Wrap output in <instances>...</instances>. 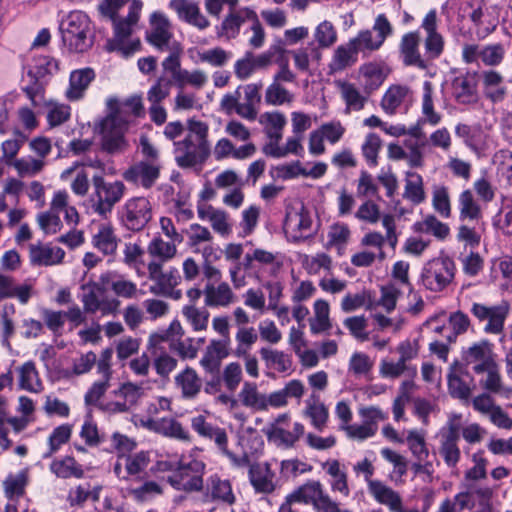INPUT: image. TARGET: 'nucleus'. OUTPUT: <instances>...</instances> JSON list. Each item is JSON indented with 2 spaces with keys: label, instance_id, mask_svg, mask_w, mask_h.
<instances>
[{
  "label": "nucleus",
  "instance_id": "nucleus-1",
  "mask_svg": "<svg viewBox=\"0 0 512 512\" xmlns=\"http://www.w3.org/2000/svg\"><path fill=\"white\" fill-rule=\"evenodd\" d=\"M209 127L205 122L189 119L183 140L174 141V155L182 169L202 166L211 154L208 141Z\"/></svg>",
  "mask_w": 512,
  "mask_h": 512
},
{
  "label": "nucleus",
  "instance_id": "nucleus-2",
  "mask_svg": "<svg viewBox=\"0 0 512 512\" xmlns=\"http://www.w3.org/2000/svg\"><path fill=\"white\" fill-rule=\"evenodd\" d=\"M63 43L71 52L84 53L94 43V33L90 18L82 11H71L60 23Z\"/></svg>",
  "mask_w": 512,
  "mask_h": 512
},
{
  "label": "nucleus",
  "instance_id": "nucleus-3",
  "mask_svg": "<svg viewBox=\"0 0 512 512\" xmlns=\"http://www.w3.org/2000/svg\"><path fill=\"white\" fill-rule=\"evenodd\" d=\"M262 87L261 81L238 86L235 91L222 97L220 101L221 109L227 114L235 112L243 119L254 121L258 115Z\"/></svg>",
  "mask_w": 512,
  "mask_h": 512
},
{
  "label": "nucleus",
  "instance_id": "nucleus-4",
  "mask_svg": "<svg viewBox=\"0 0 512 512\" xmlns=\"http://www.w3.org/2000/svg\"><path fill=\"white\" fill-rule=\"evenodd\" d=\"M141 8V1L132 0L126 17L120 18L118 15L110 17L114 26V38L108 41V50L120 52L123 57L127 58L139 48V41L130 45H125L124 41L131 35L133 26L137 24Z\"/></svg>",
  "mask_w": 512,
  "mask_h": 512
},
{
  "label": "nucleus",
  "instance_id": "nucleus-5",
  "mask_svg": "<svg viewBox=\"0 0 512 512\" xmlns=\"http://www.w3.org/2000/svg\"><path fill=\"white\" fill-rule=\"evenodd\" d=\"M456 270V264L449 256L435 257L424 264L420 284L431 292H442L453 282Z\"/></svg>",
  "mask_w": 512,
  "mask_h": 512
},
{
  "label": "nucleus",
  "instance_id": "nucleus-6",
  "mask_svg": "<svg viewBox=\"0 0 512 512\" xmlns=\"http://www.w3.org/2000/svg\"><path fill=\"white\" fill-rule=\"evenodd\" d=\"M101 135V148L108 154L116 155L126 152L129 143L125 138L128 129V121L118 112H112L101 120L98 127Z\"/></svg>",
  "mask_w": 512,
  "mask_h": 512
},
{
  "label": "nucleus",
  "instance_id": "nucleus-7",
  "mask_svg": "<svg viewBox=\"0 0 512 512\" xmlns=\"http://www.w3.org/2000/svg\"><path fill=\"white\" fill-rule=\"evenodd\" d=\"M94 192L91 194L92 209L101 217H107L113 207L124 196L126 187L121 181L107 182L101 175L92 178Z\"/></svg>",
  "mask_w": 512,
  "mask_h": 512
},
{
  "label": "nucleus",
  "instance_id": "nucleus-8",
  "mask_svg": "<svg viewBox=\"0 0 512 512\" xmlns=\"http://www.w3.org/2000/svg\"><path fill=\"white\" fill-rule=\"evenodd\" d=\"M192 429L202 438L213 441L222 454L227 456L233 465L244 467L249 464V457L244 454L236 456L228 450V435L224 428L208 422L203 415H197L191 419Z\"/></svg>",
  "mask_w": 512,
  "mask_h": 512
},
{
  "label": "nucleus",
  "instance_id": "nucleus-9",
  "mask_svg": "<svg viewBox=\"0 0 512 512\" xmlns=\"http://www.w3.org/2000/svg\"><path fill=\"white\" fill-rule=\"evenodd\" d=\"M204 462L196 459L188 463L178 461L177 469L168 477L169 483L177 490L200 491L203 488Z\"/></svg>",
  "mask_w": 512,
  "mask_h": 512
},
{
  "label": "nucleus",
  "instance_id": "nucleus-10",
  "mask_svg": "<svg viewBox=\"0 0 512 512\" xmlns=\"http://www.w3.org/2000/svg\"><path fill=\"white\" fill-rule=\"evenodd\" d=\"M152 219V206L145 197H134L126 201L120 211L122 225L130 231L143 230Z\"/></svg>",
  "mask_w": 512,
  "mask_h": 512
},
{
  "label": "nucleus",
  "instance_id": "nucleus-11",
  "mask_svg": "<svg viewBox=\"0 0 512 512\" xmlns=\"http://www.w3.org/2000/svg\"><path fill=\"white\" fill-rule=\"evenodd\" d=\"M451 96L455 103L472 107L479 102L478 73L466 71L454 77L450 84Z\"/></svg>",
  "mask_w": 512,
  "mask_h": 512
},
{
  "label": "nucleus",
  "instance_id": "nucleus-12",
  "mask_svg": "<svg viewBox=\"0 0 512 512\" xmlns=\"http://www.w3.org/2000/svg\"><path fill=\"white\" fill-rule=\"evenodd\" d=\"M81 288L84 291L81 297L84 312L95 313L101 311L102 314L106 315L113 314L118 310L120 301L115 298H105V289L100 284L89 282L82 285Z\"/></svg>",
  "mask_w": 512,
  "mask_h": 512
},
{
  "label": "nucleus",
  "instance_id": "nucleus-13",
  "mask_svg": "<svg viewBox=\"0 0 512 512\" xmlns=\"http://www.w3.org/2000/svg\"><path fill=\"white\" fill-rule=\"evenodd\" d=\"M460 439V425L449 421L446 427L439 432L438 452L444 463L449 468H456L460 458L461 451L458 446Z\"/></svg>",
  "mask_w": 512,
  "mask_h": 512
},
{
  "label": "nucleus",
  "instance_id": "nucleus-14",
  "mask_svg": "<svg viewBox=\"0 0 512 512\" xmlns=\"http://www.w3.org/2000/svg\"><path fill=\"white\" fill-rule=\"evenodd\" d=\"M283 227L287 233H293L295 240L304 239L311 235L312 218L303 203L298 206L288 205L286 207Z\"/></svg>",
  "mask_w": 512,
  "mask_h": 512
},
{
  "label": "nucleus",
  "instance_id": "nucleus-15",
  "mask_svg": "<svg viewBox=\"0 0 512 512\" xmlns=\"http://www.w3.org/2000/svg\"><path fill=\"white\" fill-rule=\"evenodd\" d=\"M508 311L509 307L506 303L495 306L473 303L470 309L472 315L480 322L487 321L484 331L491 334H499L503 331Z\"/></svg>",
  "mask_w": 512,
  "mask_h": 512
},
{
  "label": "nucleus",
  "instance_id": "nucleus-16",
  "mask_svg": "<svg viewBox=\"0 0 512 512\" xmlns=\"http://www.w3.org/2000/svg\"><path fill=\"white\" fill-rule=\"evenodd\" d=\"M161 164L137 161L129 166L122 177L128 183L144 189L152 188L160 177Z\"/></svg>",
  "mask_w": 512,
  "mask_h": 512
},
{
  "label": "nucleus",
  "instance_id": "nucleus-17",
  "mask_svg": "<svg viewBox=\"0 0 512 512\" xmlns=\"http://www.w3.org/2000/svg\"><path fill=\"white\" fill-rule=\"evenodd\" d=\"M478 81L481 82L484 97L491 103H502L507 98L509 93L507 81L499 71L483 70L478 75Z\"/></svg>",
  "mask_w": 512,
  "mask_h": 512
},
{
  "label": "nucleus",
  "instance_id": "nucleus-18",
  "mask_svg": "<svg viewBox=\"0 0 512 512\" xmlns=\"http://www.w3.org/2000/svg\"><path fill=\"white\" fill-rule=\"evenodd\" d=\"M421 27L426 32L424 40L425 59L428 61L438 59L444 51L445 41L437 31L436 10H430L424 17Z\"/></svg>",
  "mask_w": 512,
  "mask_h": 512
},
{
  "label": "nucleus",
  "instance_id": "nucleus-19",
  "mask_svg": "<svg viewBox=\"0 0 512 512\" xmlns=\"http://www.w3.org/2000/svg\"><path fill=\"white\" fill-rule=\"evenodd\" d=\"M148 277L155 284L150 287V291L158 295L167 292L171 288H175L181 280V276L177 268L171 267L167 271H163V264L157 261H151L147 265Z\"/></svg>",
  "mask_w": 512,
  "mask_h": 512
},
{
  "label": "nucleus",
  "instance_id": "nucleus-20",
  "mask_svg": "<svg viewBox=\"0 0 512 512\" xmlns=\"http://www.w3.org/2000/svg\"><path fill=\"white\" fill-rule=\"evenodd\" d=\"M420 36L419 33L409 32L402 36L399 45L400 55L405 66H414L421 70L428 68L429 63L422 57L419 51Z\"/></svg>",
  "mask_w": 512,
  "mask_h": 512
},
{
  "label": "nucleus",
  "instance_id": "nucleus-21",
  "mask_svg": "<svg viewBox=\"0 0 512 512\" xmlns=\"http://www.w3.org/2000/svg\"><path fill=\"white\" fill-rule=\"evenodd\" d=\"M151 30L147 33L148 42L160 51L170 49L169 42L172 38L170 23L166 16L160 12H154L150 18Z\"/></svg>",
  "mask_w": 512,
  "mask_h": 512
},
{
  "label": "nucleus",
  "instance_id": "nucleus-22",
  "mask_svg": "<svg viewBox=\"0 0 512 512\" xmlns=\"http://www.w3.org/2000/svg\"><path fill=\"white\" fill-rule=\"evenodd\" d=\"M120 242V237L110 223L100 224L91 237V245L103 256L114 257Z\"/></svg>",
  "mask_w": 512,
  "mask_h": 512
},
{
  "label": "nucleus",
  "instance_id": "nucleus-23",
  "mask_svg": "<svg viewBox=\"0 0 512 512\" xmlns=\"http://www.w3.org/2000/svg\"><path fill=\"white\" fill-rule=\"evenodd\" d=\"M144 426L157 434L165 437L186 441H191L189 431L175 418L163 417L161 419H148Z\"/></svg>",
  "mask_w": 512,
  "mask_h": 512
},
{
  "label": "nucleus",
  "instance_id": "nucleus-24",
  "mask_svg": "<svg viewBox=\"0 0 512 512\" xmlns=\"http://www.w3.org/2000/svg\"><path fill=\"white\" fill-rule=\"evenodd\" d=\"M169 5L182 21L200 30L206 29L210 25L208 19L201 13L198 3L194 0H171Z\"/></svg>",
  "mask_w": 512,
  "mask_h": 512
},
{
  "label": "nucleus",
  "instance_id": "nucleus-25",
  "mask_svg": "<svg viewBox=\"0 0 512 512\" xmlns=\"http://www.w3.org/2000/svg\"><path fill=\"white\" fill-rule=\"evenodd\" d=\"M369 494L381 505H385L391 512L404 510L402 497L399 492L392 489L380 480L369 482Z\"/></svg>",
  "mask_w": 512,
  "mask_h": 512
},
{
  "label": "nucleus",
  "instance_id": "nucleus-26",
  "mask_svg": "<svg viewBox=\"0 0 512 512\" xmlns=\"http://www.w3.org/2000/svg\"><path fill=\"white\" fill-rule=\"evenodd\" d=\"M328 495L319 481H308L287 496L301 506L311 504L316 511Z\"/></svg>",
  "mask_w": 512,
  "mask_h": 512
},
{
  "label": "nucleus",
  "instance_id": "nucleus-27",
  "mask_svg": "<svg viewBox=\"0 0 512 512\" xmlns=\"http://www.w3.org/2000/svg\"><path fill=\"white\" fill-rule=\"evenodd\" d=\"M256 18V12L248 7L243 8H229V13L221 23V32L219 35L227 38H235L238 35L240 27L247 21H252Z\"/></svg>",
  "mask_w": 512,
  "mask_h": 512
},
{
  "label": "nucleus",
  "instance_id": "nucleus-28",
  "mask_svg": "<svg viewBox=\"0 0 512 512\" xmlns=\"http://www.w3.org/2000/svg\"><path fill=\"white\" fill-rule=\"evenodd\" d=\"M197 215L203 221H208L212 229L221 236H228L232 232L229 215L226 211L217 209L212 205L199 204Z\"/></svg>",
  "mask_w": 512,
  "mask_h": 512
},
{
  "label": "nucleus",
  "instance_id": "nucleus-29",
  "mask_svg": "<svg viewBox=\"0 0 512 512\" xmlns=\"http://www.w3.org/2000/svg\"><path fill=\"white\" fill-rule=\"evenodd\" d=\"M65 251L60 247L31 244L29 246L30 262L34 266H52L62 263Z\"/></svg>",
  "mask_w": 512,
  "mask_h": 512
},
{
  "label": "nucleus",
  "instance_id": "nucleus-30",
  "mask_svg": "<svg viewBox=\"0 0 512 512\" xmlns=\"http://www.w3.org/2000/svg\"><path fill=\"white\" fill-rule=\"evenodd\" d=\"M203 294L205 305L208 307H228L237 300V296L226 282H221L217 286L213 283L206 284Z\"/></svg>",
  "mask_w": 512,
  "mask_h": 512
},
{
  "label": "nucleus",
  "instance_id": "nucleus-31",
  "mask_svg": "<svg viewBox=\"0 0 512 512\" xmlns=\"http://www.w3.org/2000/svg\"><path fill=\"white\" fill-rule=\"evenodd\" d=\"M274 477L268 463H256L249 468V480L257 493H272L275 490Z\"/></svg>",
  "mask_w": 512,
  "mask_h": 512
},
{
  "label": "nucleus",
  "instance_id": "nucleus-32",
  "mask_svg": "<svg viewBox=\"0 0 512 512\" xmlns=\"http://www.w3.org/2000/svg\"><path fill=\"white\" fill-rule=\"evenodd\" d=\"M50 472L59 479H82L85 475L83 465L73 456L54 458L49 465Z\"/></svg>",
  "mask_w": 512,
  "mask_h": 512
},
{
  "label": "nucleus",
  "instance_id": "nucleus-33",
  "mask_svg": "<svg viewBox=\"0 0 512 512\" xmlns=\"http://www.w3.org/2000/svg\"><path fill=\"white\" fill-rule=\"evenodd\" d=\"M473 371L477 375L486 374L479 383L481 387L491 393H502L504 390L499 367L495 361H485L482 364L473 366Z\"/></svg>",
  "mask_w": 512,
  "mask_h": 512
},
{
  "label": "nucleus",
  "instance_id": "nucleus-34",
  "mask_svg": "<svg viewBox=\"0 0 512 512\" xmlns=\"http://www.w3.org/2000/svg\"><path fill=\"white\" fill-rule=\"evenodd\" d=\"M31 284L16 285L12 276L0 273V302L8 298H17L21 304L28 303L32 296Z\"/></svg>",
  "mask_w": 512,
  "mask_h": 512
},
{
  "label": "nucleus",
  "instance_id": "nucleus-35",
  "mask_svg": "<svg viewBox=\"0 0 512 512\" xmlns=\"http://www.w3.org/2000/svg\"><path fill=\"white\" fill-rule=\"evenodd\" d=\"M94 78L95 72L89 67L72 71L69 78V88L66 91V97L70 101L81 99L85 90Z\"/></svg>",
  "mask_w": 512,
  "mask_h": 512
},
{
  "label": "nucleus",
  "instance_id": "nucleus-36",
  "mask_svg": "<svg viewBox=\"0 0 512 512\" xmlns=\"http://www.w3.org/2000/svg\"><path fill=\"white\" fill-rule=\"evenodd\" d=\"M305 428L302 423L295 422L291 431L281 426L271 424L267 429L266 435L269 440L274 441L278 445L286 448L293 447L295 443L304 435Z\"/></svg>",
  "mask_w": 512,
  "mask_h": 512
},
{
  "label": "nucleus",
  "instance_id": "nucleus-37",
  "mask_svg": "<svg viewBox=\"0 0 512 512\" xmlns=\"http://www.w3.org/2000/svg\"><path fill=\"white\" fill-rule=\"evenodd\" d=\"M459 221L483 222L481 206L476 201L471 190L462 191L458 198Z\"/></svg>",
  "mask_w": 512,
  "mask_h": 512
},
{
  "label": "nucleus",
  "instance_id": "nucleus-38",
  "mask_svg": "<svg viewBox=\"0 0 512 512\" xmlns=\"http://www.w3.org/2000/svg\"><path fill=\"white\" fill-rule=\"evenodd\" d=\"M175 384L181 389L182 397L188 400L195 399L202 388V380L191 367H186L176 375Z\"/></svg>",
  "mask_w": 512,
  "mask_h": 512
},
{
  "label": "nucleus",
  "instance_id": "nucleus-39",
  "mask_svg": "<svg viewBox=\"0 0 512 512\" xmlns=\"http://www.w3.org/2000/svg\"><path fill=\"white\" fill-rule=\"evenodd\" d=\"M103 284L110 287L113 293L121 298L132 299L137 296L138 288L136 283L125 279L117 273H106L100 277Z\"/></svg>",
  "mask_w": 512,
  "mask_h": 512
},
{
  "label": "nucleus",
  "instance_id": "nucleus-40",
  "mask_svg": "<svg viewBox=\"0 0 512 512\" xmlns=\"http://www.w3.org/2000/svg\"><path fill=\"white\" fill-rule=\"evenodd\" d=\"M259 353L267 368L275 369L280 373L292 371L293 361L291 355L268 347H262Z\"/></svg>",
  "mask_w": 512,
  "mask_h": 512
},
{
  "label": "nucleus",
  "instance_id": "nucleus-41",
  "mask_svg": "<svg viewBox=\"0 0 512 512\" xmlns=\"http://www.w3.org/2000/svg\"><path fill=\"white\" fill-rule=\"evenodd\" d=\"M207 490L214 501H220L227 505H233L236 501L230 481L221 479L217 475L209 478Z\"/></svg>",
  "mask_w": 512,
  "mask_h": 512
},
{
  "label": "nucleus",
  "instance_id": "nucleus-42",
  "mask_svg": "<svg viewBox=\"0 0 512 512\" xmlns=\"http://www.w3.org/2000/svg\"><path fill=\"white\" fill-rule=\"evenodd\" d=\"M322 467L326 470L327 474L332 477L330 483L331 490L348 497L350 495L348 476L347 473L341 469L340 462L336 459L328 460L322 464Z\"/></svg>",
  "mask_w": 512,
  "mask_h": 512
},
{
  "label": "nucleus",
  "instance_id": "nucleus-43",
  "mask_svg": "<svg viewBox=\"0 0 512 512\" xmlns=\"http://www.w3.org/2000/svg\"><path fill=\"white\" fill-rule=\"evenodd\" d=\"M178 242L164 241L161 236H155L147 246V252L155 258L154 261L163 264L176 256Z\"/></svg>",
  "mask_w": 512,
  "mask_h": 512
},
{
  "label": "nucleus",
  "instance_id": "nucleus-44",
  "mask_svg": "<svg viewBox=\"0 0 512 512\" xmlns=\"http://www.w3.org/2000/svg\"><path fill=\"white\" fill-rule=\"evenodd\" d=\"M421 112L422 117L420 118V123L437 126L442 120L441 114L434 108L433 85L430 81L423 83Z\"/></svg>",
  "mask_w": 512,
  "mask_h": 512
},
{
  "label": "nucleus",
  "instance_id": "nucleus-45",
  "mask_svg": "<svg viewBox=\"0 0 512 512\" xmlns=\"http://www.w3.org/2000/svg\"><path fill=\"white\" fill-rule=\"evenodd\" d=\"M403 197L412 202L414 205H419L426 199L423 178L417 172L407 171L405 173V187Z\"/></svg>",
  "mask_w": 512,
  "mask_h": 512
},
{
  "label": "nucleus",
  "instance_id": "nucleus-46",
  "mask_svg": "<svg viewBox=\"0 0 512 512\" xmlns=\"http://www.w3.org/2000/svg\"><path fill=\"white\" fill-rule=\"evenodd\" d=\"M462 375H468L462 366L451 367L447 375L448 389L452 397L466 400L471 395V388L464 382Z\"/></svg>",
  "mask_w": 512,
  "mask_h": 512
},
{
  "label": "nucleus",
  "instance_id": "nucleus-47",
  "mask_svg": "<svg viewBox=\"0 0 512 512\" xmlns=\"http://www.w3.org/2000/svg\"><path fill=\"white\" fill-rule=\"evenodd\" d=\"M483 231L484 222L460 221L456 238L459 242L465 243L466 246L475 248L480 245Z\"/></svg>",
  "mask_w": 512,
  "mask_h": 512
},
{
  "label": "nucleus",
  "instance_id": "nucleus-48",
  "mask_svg": "<svg viewBox=\"0 0 512 512\" xmlns=\"http://www.w3.org/2000/svg\"><path fill=\"white\" fill-rule=\"evenodd\" d=\"M302 136L295 135L294 137H290L287 139L284 147H280L276 144H266L263 147V153L266 156H270L273 158H284L288 154H295L298 156H302L304 152L303 145L301 144Z\"/></svg>",
  "mask_w": 512,
  "mask_h": 512
},
{
  "label": "nucleus",
  "instance_id": "nucleus-49",
  "mask_svg": "<svg viewBox=\"0 0 512 512\" xmlns=\"http://www.w3.org/2000/svg\"><path fill=\"white\" fill-rule=\"evenodd\" d=\"M19 386L29 392L38 393L42 390V382L33 361H27L18 368Z\"/></svg>",
  "mask_w": 512,
  "mask_h": 512
},
{
  "label": "nucleus",
  "instance_id": "nucleus-50",
  "mask_svg": "<svg viewBox=\"0 0 512 512\" xmlns=\"http://www.w3.org/2000/svg\"><path fill=\"white\" fill-rule=\"evenodd\" d=\"M185 233L187 236L186 244L194 253L200 252V246L213 243L214 237L210 230L198 223L190 224Z\"/></svg>",
  "mask_w": 512,
  "mask_h": 512
},
{
  "label": "nucleus",
  "instance_id": "nucleus-51",
  "mask_svg": "<svg viewBox=\"0 0 512 512\" xmlns=\"http://www.w3.org/2000/svg\"><path fill=\"white\" fill-rule=\"evenodd\" d=\"M357 50L354 42L350 39L345 45H340L334 52L332 60V68L334 70H343L353 65L357 61Z\"/></svg>",
  "mask_w": 512,
  "mask_h": 512
},
{
  "label": "nucleus",
  "instance_id": "nucleus-52",
  "mask_svg": "<svg viewBox=\"0 0 512 512\" xmlns=\"http://www.w3.org/2000/svg\"><path fill=\"white\" fill-rule=\"evenodd\" d=\"M314 318L310 319V330L312 334H319L331 328L329 319V304L319 299L314 303Z\"/></svg>",
  "mask_w": 512,
  "mask_h": 512
},
{
  "label": "nucleus",
  "instance_id": "nucleus-53",
  "mask_svg": "<svg viewBox=\"0 0 512 512\" xmlns=\"http://www.w3.org/2000/svg\"><path fill=\"white\" fill-rule=\"evenodd\" d=\"M58 70V62L49 56H38L33 59V64L29 66L27 75L29 78H38L46 80V77L54 74Z\"/></svg>",
  "mask_w": 512,
  "mask_h": 512
},
{
  "label": "nucleus",
  "instance_id": "nucleus-54",
  "mask_svg": "<svg viewBox=\"0 0 512 512\" xmlns=\"http://www.w3.org/2000/svg\"><path fill=\"white\" fill-rule=\"evenodd\" d=\"M304 415L311 421L312 426L319 432L323 431L328 422L329 412L324 403L314 401L311 403L307 401Z\"/></svg>",
  "mask_w": 512,
  "mask_h": 512
},
{
  "label": "nucleus",
  "instance_id": "nucleus-55",
  "mask_svg": "<svg viewBox=\"0 0 512 512\" xmlns=\"http://www.w3.org/2000/svg\"><path fill=\"white\" fill-rule=\"evenodd\" d=\"M239 398L242 404L246 407L257 410H264L267 408L266 397L258 393L255 383L245 382L239 393Z\"/></svg>",
  "mask_w": 512,
  "mask_h": 512
},
{
  "label": "nucleus",
  "instance_id": "nucleus-56",
  "mask_svg": "<svg viewBox=\"0 0 512 512\" xmlns=\"http://www.w3.org/2000/svg\"><path fill=\"white\" fill-rule=\"evenodd\" d=\"M257 339L258 335L253 327H239L235 335L237 346L233 351V355L238 358L245 356L249 353Z\"/></svg>",
  "mask_w": 512,
  "mask_h": 512
},
{
  "label": "nucleus",
  "instance_id": "nucleus-57",
  "mask_svg": "<svg viewBox=\"0 0 512 512\" xmlns=\"http://www.w3.org/2000/svg\"><path fill=\"white\" fill-rule=\"evenodd\" d=\"M72 429L69 424H63L53 429L48 438V450L43 454V458H51L63 444L67 443L71 437Z\"/></svg>",
  "mask_w": 512,
  "mask_h": 512
},
{
  "label": "nucleus",
  "instance_id": "nucleus-58",
  "mask_svg": "<svg viewBox=\"0 0 512 512\" xmlns=\"http://www.w3.org/2000/svg\"><path fill=\"white\" fill-rule=\"evenodd\" d=\"M467 364H482L485 361H494L488 341L473 344L463 353Z\"/></svg>",
  "mask_w": 512,
  "mask_h": 512
},
{
  "label": "nucleus",
  "instance_id": "nucleus-59",
  "mask_svg": "<svg viewBox=\"0 0 512 512\" xmlns=\"http://www.w3.org/2000/svg\"><path fill=\"white\" fill-rule=\"evenodd\" d=\"M265 103L271 106L290 104L294 100L293 94L282 85L272 81L265 90Z\"/></svg>",
  "mask_w": 512,
  "mask_h": 512
},
{
  "label": "nucleus",
  "instance_id": "nucleus-60",
  "mask_svg": "<svg viewBox=\"0 0 512 512\" xmlns=\"http://www.w3.org/2000/svg\"><path fill=\"white\" fill-rule=\"evenodd\" d=\"M408 88L404 86H392L384 94L381 106L383 110L392 115L396 109L402 104L407 96Z\"/></svg>",
  "mask_w": 512,
  "mask_h": 512
},
{
  "label": "nucleus",
  "instance_id": "nucleus-61",
  "mask_svg": "<svg viewBox=\"0 0 512 512\" xmlns=\"http://www.w3.org/2000/svg\"><path fill=\"white\" fill-rule=\"evenodd\" d=\"M112 393L116 398H120L123 403L127 404L128 409L131 410L142 397L143 389L137 384L126 382L121 384L119 388Z\"/></svg>",
  "mask_w": 512,
  "mask_h": 512
},
{
  "label": "nucleus",
  "instance_id": "nucleus-62",
  "mask_svg": "<svg viewBox=\"0 0 512 512\" xmlns=\"http://www.w3.org/2000/svg\"><path fill=\"white\" fill-rule=\"evenodd\" d=\"M406 442L410 452L416 460L428 459L429 450L423 433L417 430L408 431Z\"/></svg>",
  "mask_w": 512,
  "mask_h": 512
},
{
  "label": "nucleus",
  "instance_id": "nucleus-63",
  "mask_svg": "<svg viewBox=\"0 0 512 512\" xmlns=\"http://www.w3.org/2000/svg\"><path fill=\"white\" fill-rule=\"evenodd\" d=\"M341 95L346 103V113L351 110L359 111L363 109L366 103V97L361 95L356 87L350 83L341 84Z\"/></svg>",
  "mask_w": 512,
  "mask_h": 512
},
{
  "label": "nucleus",
  "instance_id": "nucleus-64",
  "mask_svg": "<svg viewBox=\"0 0 512 512\" xmlns=\"http://www.w3.org/2000/svg\"><path fill=\"white\" fill-rule=\"evenodd\" d=\"M144 250L137 243L127 242L123 249V262L129 267L140 273L141 268L144 266Z\"/></svg>",
  "mask_w": 512,
  "mask_h": 512
}]
</instances>
